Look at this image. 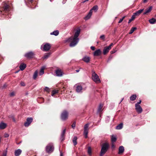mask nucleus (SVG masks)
<instances>
[{"mask_svg": "<svg viewBox=\"0 0 156 156\" xmlns=\"http://www.w3.org/2000/svg\"><path fill=\"white\" fill-rule=\"evenodd\" d=\"M51 35H54L57 36L59 34V31L58 30H56L50 33Z\"/></svg>", "mask_w": 156, "mask_h": 156, "instance_id": "cd10ccee", "label": "nucleus"}, {"mask_svg": "<svg viewBox=\"0 0 156 156\" xmlns=\"http://www.w3.org/2000/svg\"><path fill=\"white\" fill-rule=\"evenodd\" d=\"M84 136L85 138H87L88 137L87 135H84Z\"/></svg>", "mask_w": 156, "mask_h": 156, "instance_id": "13d9d810", "label": "nucleus"}, {"mask_svg": "<svg viewBox=\"0 0 156 156\" xmlns=\"http://www.w3.org/2000/svg\"><path fill=\"white\" fill-rule=\"evenodd\" d=\"M3 156H6V153H4L3 154Z\"/></svg>", "mask_w": 156, "mask_h": 156, "instance_id": "bf43d9fd", "label": "nucleus"}, {"mask_svg": "<svg viewBox=\"0 0 156 156\" xmlns=\"http://www.w3.org/2000/svg\"><path fill=\"white\" fill-rule=\"evenodd\" d=\"M76 72L78 73V72H79V71H80V70H78H78H76Z\"/></svg>", "mask_w": 156, "mask_h": 156, "instance_id": "e2e57ef3", "label": "nucleus"}, {"mask_svg": "<svg viewBox=\"0 0 156 156\" xmlns=\"http://www.w3.org/2000/svg\"><path fill=\"white\" fill-rule=\"evenodd\" d=\"M152 9V7L151 6L149 7L145 10V12L144 13V15H146L147 13L150 12Z\"/></svg>", "mask_w": 156, "mask_h": 156, "instance_id": "6ab92c4d", "label": "nucleus"}, {"mask_svg": "<svg viewBox=\"0 0 156 156\" xmlns=\"http://www.w3.org/2000/svg\"><path fill=\"white\" fill-rule=\"evenodd\" d=\"M33 0H27V2L29 4L32 3V2Z\"/></svg>", "mask_w": 156, "mask_h": 156, "instance_id": "37998d69", "label": "nucleus"}, {"mask_svg": "<svg viewBox=\"0 0 156 156\" xmlns=\"http://www.w3.org/2000/svg\"><path fill=\"white\" fill-rule=\"evenodd\" d=\"M44 68H42L40 71V72L39 73V75H41L44 73Z\"/></svg>", "mask_w": 156, "mask_h": 156, "instance_id": "4c0bfd02", "label": "nucleus"}, {"mask_svg": "<svg viewBox=\"0 0 156 156\" xmlns=\"http://www.w3.org/2000/svg\"><path fill=\"white\" fill-rule=\"evenodd\" d=\"M82 60L84 62L88 63L90 62V58L89 57L86 56L83 58Z\"/></svg>", "mask_w": 156, "mask_h": 156, "instance_id": "412c9836", "label": "nucleus"}, {"mask_svg": "<svg viewBox=\"0 0 156 156\" xmlns=\"http://www.w3.org/2000/svg\"><path fill=\"white\" fill-rule=\"evenodd\" d=\"M80 29L79 28L75 32L74 37L71 36L67 39L66 40V42H70V47H74L78 43L79 39L78 37L80 34Z\"/></svg>", "mask_w": 156, "mask_h": 156, "instance_id": "f257e3e1", "label": "nucleus"}, {"mask_svg": "<svg viewBox=\"0 0 156 156\" xmlns=\"http://www.w3.org/2000/svg\"><path fill=\"white\" fill-rule=\"evenodd\" d=\"M20 84L21 86H24L25 85V83L23 82H21L20 83Z\"/></svg>", "mask_w": 156, "mask_h": 156, "instance_id": "de8ad7c7", "label": "nucleus"}, {"mask_svg": "<svg viewBox=\"0 0 156 156\" xmlns=\"http://www.w3.org/2000/svg\"><path fill=\"white\" fill-rule=\"evenodd\" d=\"M156 21V20L155 19L152 18L149 20V21L150 23L151 24H154Z\"/></svg>", "mask_w": 156, "mask_h": 156, "instance_id": "c85d7f7f", "label": "nucleus"}, {"mask_svg": "<svg viewBox=\"0 0 156 156\" xmlns=\"http://www.w3.org/2000/svg\"><path fill=\"white\" fill-rule=\"evenodd\" d=\"M155 17L156 18V15H155Z\"/></svg>", "mask_w": 156, "mask_h": 156, "instance_id": "338daca9", "label": "nucleus"}, {"mask_svg": "<svg viewBox=\"0 0 156 156\" xmlns=\"http://www.w3.org/2000/svg\"><path fill=\"white\" fill-rule=\"evenodd\" d=\"M101 51L100 49H98L96 50L94 53V56H98L101 55Z\"/></svg>", "mask_w": 156, "mask_h": 156, "instance_id": "2eb2a0df", "label": "nucleus"}, {"mask_svg": "<svg viewBox=\"0 0 156 156\" xmlns=\"http://www.w3.org/2000/svg\"><path fill=\"white\" fill-rule=\"evenodd\" d=\"M38 73V72L37 70L34 73V75H33V78L34 79H36V78H37V76Z\"/></svg>", "mask_w": 156, "mask_h": 156, "instance_id": "f704fd0d", "label": "nucleus"}, {"mask_svg": "<svg viewBox=\"0 0 156 156\" xmlns=\"http://www.w3.org/2000/svg\"><path fill=\"white\" fill-rule=\"evenodd\" d=\"M113 43H112L109 45L105 47L103 50V54L104 55H106L109 52V50L111 49L112 47L113 46Z\"/></svg>", "mask_w": 156, "mask_h": 156, "instance_id": "6e6552de", "label": "nucleus"}, {"mask_svg": "<svg viewBox=\"0 0 156 156\" xmlns=\"http://www.w3.org/2000/svg\"><path fill=\"white\" fill-rule=\"evenodd\" d=\"M136 29V27H132L130 30V32L129 33V34H132L133 33V32Z\"/></svg>", "mask_w": 156, "mask_h": 156, "instance_id": "c9c22d12", "label": "nucleus"}, {"mask_svg": "<svg viewBox=\"0 0 156 156\" xmlns=\"http://www.w3.org/2000/svg\"><path fill=\"white\" fill-rule=\"evenodd\" d=\"M10 9V7L9 5L7 3H5L4 4L3 7L1 9L0 11L1 12H2V11L6 12L9 11Z\"/></svg>", "mask_w": 156, "mask_h": 156, "instance_id": "0eeeda50", "label": "nucleus"}, {"mask_svg": "<svg viewBox=\"0 0 156 156\" xmlns=\"http://www.w3.org/2000/svg\"><path fill=\"white\" fill-rule=\"evenodd\" d=\"M9 135L7 133H5L4 135V137H8L9 136Z\"/></svg>", "mask_w": 156, "mask_h": 156, "instance_id": "8fccbe9b", "label": "nucleus"}, {"mask_svg": "<svg viewBox=\"0 0 156 156\" xmlns=\"http://www.w3.org/2000/svg\"><path fill=\"white\" fill-rule=\"evenodd\" d=\"M34 55V53L32 51H30L26 53L25 55V56L28 58H33Z\"/></svg>", "mask_w": 156, "mask_h": 156, "instance_id": "9d476101", "label": "nucleus"}, {"mask_svg": "<svg viewBox=\"0 0 156 156\" xmlns=\"http://www.w3.org/2000/svg\"><path fill=\"white\" fill-rule=\"evenodd\" d=\"M40 99H41V100L43 101V102H44V99L43 98H42V97H41L40 98Z\"/></svg>", "mask_w": 156, "mask_h": 156, "instance_id": "4d7b16f0", "label": "nucleus"}, {"mask_svg": "<svg viewBox=\"0 0 156 156\" xmlns=\"http://www.w3.org/2000/svg\"><path fill=\"white\" fill-rule=\"evenodd\" d=\"M109 148V144L107 143L103 144L102 145L100 154L103 155L108 151Z\"/></svg>", "mask_w": 156, "mask_h": 156, "instance_id": "f03ea898", "label": "nucleus"}, {"mask_svg": "<svg viewBox=\"0 0 156 156\" xmlns=\"http://www.w3.org/2000/svg\"><path fill=\"white\" fill-rule=\"evenodd\" d=\"M88 133V131L85 130V131H84V135H87Z\"/></svg>", "mask_w": 156, "mask_h": 156, "instance_id": "49530a36", "label": "nucleus"}, {"mask_svg": "<svg viewBox=\"0 0 156 156\" xmlns=\"http://www.w3.org/2000/svg\"><path fill=\"white\" fill-rule=\"evenodd\" d=\"M89 126V124L87 123L84 126V131H88V127Z\"/></svg>", "mask_w": 156, "mask_h": 156, "instance_id": "72a5a7b5", "label": "nucleus"}, {"mask_svg": "<svg viewBox=\"0 0 156 156\" xmlns=\"http://www.w3.org/2000/svg\"><path fill=\"white\" fill-rule=\"evenodd\" d=\"M66 129L65 128L63 130L61 133L60 138V140L61 142L65 140V134L66 133Z\"/></svg>", "mask_w": 156, "mask_h": 156, "instance_id": "4468645a", "label": "nucleus"}, {"mask_svg": "<svg viewBox=\"0 0 156 156\" xmlns=\"http://www.w3.org/2000/svg\"><path fill=\"white\" fill-rule=\"evenodd\" d=\"M26 1V0H25Z\"/></svg>", "mask_w": 156, "mask_h": 156, "instance_id": "774afa93", "label": "nucleus"}, {"mask_svg": "<svg viewBox=\"0 0 156 156\" xmlns=\"http://www.w3.org/2000/svg\"><path fill=\"white\" fill-rule=\"evenodd\" d=\"M82 87L80 85H77L76 87V91L77 92H80L82 90Z\"/></svg>", "mask_w": 156, "mask_h": 156, "instance_id": "4be33fe9", "label": "nucleus"}, {"mask_svg": "<svg viewBox=\"0 0 156 156\" xmlns=\"http://www.w3.org/2000/svg\"><path fill=\"white\" fill-rule=\"evenodd\" d=\"M90 48L93 51L95 49V47L94 46H91L90 47Z\"/></svg>", "mask_w": 156, "mask_h": 156, "instance_id": "603ef678", "label": "nucleus"}, {"mask_svg": "<svg viewBox=\"0 0 156 156\" xmlns=\"http://www.w3.org/2000/svg\"><path fill=\"white\" fill-rule=\"evenodd\" d=\"M76 122L74 121L73 122V124H72V127L73 129H74L76 127Z\"/></svg>", "mask_w": 156, "mask_h": 156, "instance_id": "ea45409f", "label": "nucleus"}, {"mask_svg": "<svg viewBox=\"0 0 156 156\" xmlns=\"http://www.w3.org/2000/svg\"><path fill=\"white\" fill-rule=\"evenodd\" d=\"M135 18L136 17L134 16V15H133L132 16L131 18L129 20L128 23H130L133 20L135 19Z\"/></svg>", "mask_w": 156, "mask_h": 156, "instance_id": "473e14b6", "label": "nucleus"}, {"mask_svg": "<svg viewBox=\"0 0 156 156\" xmlns=\"http://www.w3.org/2000/svg\"><path fill=\"white\" fill-rule=\"evenodd\" d=\"M123 98L122 99V100H121V101L120 102V103H121V102L123 100Z\"/></svg>", "mask_w": 156, "mask_h": 156, "instance_id": "0e129e2a", "label": "nucleus"}, {"mask_svg": "<svg viewBox=\"0 0 156 156\" xmlns=\"http://www.w3.org/2000/svg\"><path fill=\"white\" fill-rule=\"evenodd\" d=\"M60 156H63V154L62 152H60Z\"/></svg>", "mask_w": 156, "mask_h": 156, "instance_id": "680f3d73", "label": "nucleus"}, {"mask_svg": "<svg viewBox=\"0 0 156 156\" xmlns=\"http://www.w3.org/2000/svg\"><path fill=\"white\" fill-rule=\"evenodd\" d=\"M33 119L32 118H28L27 119L26 122L24 123V126L26 127L29 126L33 121Z\"/></svg>", "mask_w": 156, "mask_h": 156, "instance_id": "1a4fd4ad", "label": "nucleus"}, {"mask_svg": "<svg viewBox=\"0 0 156 156\" xmlns=\"http://www.w3.org/2000/svg\"><path fill=\"white\" fill-rule=\"evenodd\" d=\"M6 124L3 122H2L0 123V129H4L6 127Z\"/></svg>", "mask_w": 156, "mask_h": 156, "instance_id": "aec40b11", "label": "nucleus"}, {"mask_svg": "<svg viewBox=\"0 0 156 156\" xmlns=\"http://www.w3.org/2000/svg\"><path fill=\"white\" fill-rule=\"evenodd\" d=\"M51 47V44H50L47 43L44 45L43 50L48 51L50 49Z\"/></svg>", "mask_w": 156, "mask_h": 156, "instance_id": "f8f14e48", "label": "nucleus"}, {"mask_svg": "<svg viewBox=\"0 0 156 156\" xmlns=\"http://www.w3.org/2000/svg\"><path fill=\"white\" fill-rule=\"evenodd\" d=\"M88 0H84V1H83V3L85 2L86 1H88Z\"/></svg>", "mask_w": 156, "mask_h": 156, "instance_id": "052dcab7", "label": "nucleus"}, {"mask_svg": "<svg viewBox=\"0 0 156 156\" xmlns=\"http://www.w3.org/2000/svg\"><path fill=\"white\" fill-rule=\"evenodd\" d=\"M123 123H121L116 126V129H120L123 127Z\"/></svg>", "mask_w": 156, "mask_h": 156, "instance_id": "393cba45", "label": "nucleus"}, {"mask_svg": "<svg viewBox=\"0 0 156 156\" xmlns=\"http://www.w3.org/2000/svg\"><path fill=\"white\" fill-rule=\"evenodd\" d=\"M135 106L136 110L138 113H140L142 112L143 110L140 105H137V104H135Z\"/></svg>", "mask_w": 156, "mask_h": 156, "instance_id": "9b49d317", "label": "nucleus"}, {"mask_svg": "<svg viewBox=\"0 0 156 156\" xmlns=\"http://www.w3.org/2000/svg\"><path fill=\"white\" fill-rule=\"evenodd\" d=\"M51 54L50 52L46 53L43 57V58L45 59L48 58L49 57Z\"/></svg>", "mask_w": 156, "mask_h": 156, "instance_id": "a878e982", "label": "nucleus"}, {"mask_svg": "<svg viewBox=\"0 0 156 156\" xmlns=\"http://www.w3.org/2000/svg\"><path fill=\"white\" fill-rule=\"evenodd\" d=\"M7 87V85L6 84H5L3 85V86L2 87V89H4L5 88Z\"/></svg>", "mask_w": 156, "mask_h": 156, "instance_id": "3c124183", "label": "nucleus"}, {"mask_svg": "<svg viewBox=\"0 0 156 156\" xmlns=\"http://www.w3.org/2000/svg\"><path fill=\"white\" fill-rule=\"evenodd\" d=\"M112 148V149H114L115 148V144L113 143H112V145H111Z\"/></svg>", "mask_w": 156, "mask_h": 156, "instance_id": "a19ab883", "label": "nucleus"}, {"mask_svg": "<svg viewBox=\"0 0 156 156\" xmlns=\"http://www.w3.org/2000/svg\"><path fill=\"white\" fill-rule=\"evenodd\" d=\"M58 93V90H53L51 92V95L52 96H54L55 94Z\"/></svg>", "mask_w": 156, "mask_h": 156, "instance_id": "7c9ffc66", "label": "nucleus"}, {"mask_svg": "<svg viewBox=\"0 0 156 156\" xmlns=\"http://www.w3.org/2000/svg\"><path fill=\"white\" fill-rule=\"evenodd\" d=\"M44 90L45 91L48 92H49L50 91V89L47 87H45Z\"/></svg>", "mask_w": 156, "mask_h": 156, "instance_id": "58836bf2", "label": "nucleus"}, {"mask_svg": "<svg viewBox=\"0 0 156 156\" xmlns=\"http://www.w3.org/2000/svg\"><path fill=\"white\" fill-rule=\"evenodd\" d=\"M87 152L89 154L91 155V149L90 147H89L88 148Z\"/></svg>", "mask_w": 156, "mask_h": 156, "instance_id": "e433bc0d", "label": "nucleus"}, {"mask_svg": "<svg viewBox=\"0 0 156 156\" xmlns=\"http://www.w3.org/2000/svg\"><path fill=\"white\" fill-rule=\"evenodd\" d=\"M100 38L103 40H105V36L104 35H102L100 37Z\"/></svg>", "mask_w": 156, "mask_h": 156, "instance_id": "c03bdc74", "label": "nucleus"}, {"mask_svg": "<svg viewBox=\"0 0 156 156\" xmlns=\"http://www.w3.org/2000/svg\"><path fill=\"white\" fill-rule=\"evenodd\" d=\"M136 98V94H133L130 97V99L131 101H134L135 100Z\"/></svg>", "mask_w": 156, "mask_h": 156, "instance_id": "2f4dec72", "label": "nucleus"}, {"mask_svg": "<svg viewBox=\"0 0 156 156\" xmlns=\"http://www.w3.org/2000/svg\"><path fill=\"white\" fill-rule=\"evenodd\" d=\"M112 58V56L111 55H110L109 58H108V60H110Z\"/></svg>", "mask_w": 156, "mask_h": 156, "instance_id": "5fc2aeb1", "label": "nucleus"}, {"mask_svg": "<svg viewBox=\"0 0 156 156\" xmlns=\"http://www.w3.org/2000/svg\"><path fill=\"white\" fill-rule=\"evenodd\" d=\"M55 73L56 76H60L62 75L63 72L60 69H58L55 70Z\"/></svg>", "mask_w": 156, "mask_h": 156, "instance_id": "ddd939ff", "label": "nucleus"}, {"mask_svg": "<svg viewBox=\"0 0 156 156\" xmlns=\"http://www.w3.org/2000/svg\"><path fill=\"white\" fill-rule=\"evenodd\" d=\"M117 140V138L113 135L111 136V142L112 143H114Z\"/></svg>", "mask_w": 156, "mask_h": 156, "instance_id": "c756f323", "label": "nucleus"}, {"mask_svg": "<svg viewBox=\"0 0 156 156\" xmlns=\"http://www.w3.org/2000/svg\"><path fill=\"white\" fill-rule=\"evenodd\" d=\"M92 78L96 83H98L100 82V80L98 76L94 70H92Z\"/></svg>", "mask_w": 156, "mask_h": 156, "instance_id": "7ed1b4c3", "label": "nucleus"}, {"mask_svg": "<svg viewBox=\"0 0 156 156\" xmlns=\"http://www.w3.org/2000/svg\"><path fill=\"white\" fill-rule=\"evenodd\" d=\"M141 100H140L139 102H137L136 104H137V105H139V104H140L141 103Z\"/></svg>", "mask_w": 156, "mask_h": 156, "instance_id": "864d4df0", "label": "nucleus"}, {"mask_svg": "<svg viewBox=\"0 0 156 156\" xmlns=\"http://www.w3.org/2000/svg\"><path fill=\"white\" fill-rule=\"evenodd\" d=\"M103 107V105L102 104H100L99 105L98 110V112H101L102 111V108Z\"/></svg>", "mask_w": 156, "mask_h": 156, "instance_id": "bb28decb", "label": "nucleus"}, {"mask_svg": "<svg viewBox=\"0 0 156 156\" xmlns=\"http://www.w3.org/2000/svg\"><path fill=\"white\" fill-rule=\"evenodd\" d=\"M125 17H126L125 16H124L122 19H120L119 20V21L118 22V23H121L122 22V21L125 18Z\"/></svg>", "mask_w": 156, "mask_h": 156, "instance_id": "79ce46f5", "label": "nucleus"}, {"mask_svg": "<svg viewBox=\"0 0 156 156\" xmlns=\"http://www.w3.org/2000/svg\"><path fill=\"white\" fill-rule=\"evenodd\" d=\"M22 152V150L20 149L16 150L14 152L15 155L19 156L21 154Z\"/></svg>", "mask_w": 156, "mask_h": 156, "instance_id": "f3484780", "label": "nucleus"}, {"mask_svg": "<svg viewBox=\"0 0 156 156\" xmlns=\"http://www.w3.org/2000/svg\"><path fill=\"white\" fill-rule=\"evenodd\" d=\"M98 9V7L97 5H96L94 6L93 8L90 9L88 14L85 17V19L87 20L89 19L91 17L92 13V11L94 10L95 12H96Z\"/></svg>", "mask_w": 156, "mask_h": 156, "instance_id": "39448f33", "label": "nucleus"}, {"mask_svg": "<svg viewBox=\"0 0 156 156\" xmlns=\"http://www.w3.org/2000/svg\"><path fill=\"white\" fill-rule=\"evenodd\" d=\"M103 155L100 154V156H103Z\"/></svg>", "mask_w": 156, "mask_h": 156, "instance_id": "69168bd1", "label": "nucleus"}, {"mask_svg": "<svg viewBox=\"0 0 156 156\" xmlns=\"http://www.w3.org/2000/svg\"><path fill=\"white\" fill-rule=\"evenodd\" d=\"M148 0H143V2L146 3V2Z\"/></svg>", "mask_w": 156, "mask_h": 156, "instance_id": "6e6d98bb", "label": "nucleus"}, {"mask_svg": "<svg viewBox=\"0 0 156 156\" xmlns=\"http://www.w3.org/2000/svg\"><path fill=\"white\" fill-rule=\"evenodd\" d=\"M116 51V50L115 49H113L112 51H110V53L111 54H113V53H115Z\"/></svg>", "mask_w": 156, "mask_h": 156, "instance_id": "a18cd8bd", "label": "nucleus"}, {"mask_svg": "<svg viewBox=\"0 0 156 156\" xmlns=\"http://www.w3.org/2000/svg\"><path fill=\"white\" fill-rule=\"evenodd\" d=\"M77 138L76 136H74L73 139V142L74 146H75L77 144Z\"/></svg>", "mask_w": 156, "mask_h": 156, "instance_id": "b1692460", "label": "nucleus"}, {"mask_svg": "<svg viewBox=\"0 0 156 156\" xmlns=\"http://www.w3.org/2000/svg\"><path fill=\"white\" fill-rule=\"evenodd\" d=\"M54 147L52 144L50 143L48 144L45 148L46 151L50 154L52 153L54 151Z\"/></svg>", "mask_w": 156, "mask_h": 156, "instance_id": "20e7f679", "label": "nucleus"}, {"mask_svg": "<svg viewBox=\"0 0 156 156\" xmlns=\"http://www.w3.org/2000/svg\"><path fill=\"white\" fill-rule=\"evenodd\" d=\"M26 65L24 63H22L20 66V69L21 70H23L26 68Z\"/></svg>", "mask_w": 156, "mask_h": 156, "instance_id": "5701e85b", "label": "nucleus"}, {"mask_svg": "<svg viewBox=\"0 0 156 156\" xmlns=\"http://www.w3.org/2000/svg\"><path fill=\"white\" fill-rule=\"evenodd\" d=\"M144 10V9H141L136 12L133 13V15H134L135 17L138 16L143 12Z\"/></svg>", "mask_w": 156, "mask_h": 156, "instance_id": "dca6fc26", "label": "nucleus"}, {"mask_svg": "<svg viewBox=\"0 0 156 156\" xmlns=\"http://www.w3.org/2000/svg\"><path fill=\"white\" fill-rule=\"evenodd\" d=\"M14 92H11L10 94V96L11 97H12V96H13L14 95Z\"/></svg>", "mask_w": 156, "mask_h": 156, "instance_id": "09e8293b", "label": "nucleus"}, {"mask_svg": "<svg viewBox=\"0 0 156 156\" xmlns=\"http://www.w3.org/2000/svg\"><path fill=\"white\" fill-rule=\"evenodd\" d=\"M69 113L66 110L63 111L61 115V119L63 121L67 120L68 118Z\"/></svg>", "mask_w": 156, "mask_h": 156, "instance_id": "423d86ee", "label": "nucleus"}, {"mask_svg": "<svg viewBox=\"0 0 156 156\" xmlns=\"http://www.w3.org/2000/svg\"><path fill=\"white\" fill-rule=\"evenodd\" d=\"M124 151V147L123 146H120L119 147V152L118 154H121Z\"/></svg>", "mask_w": 156, "mask_h": 156, "instance_id": "a211bd4d", "label": "nucleus"}]
</instances>
